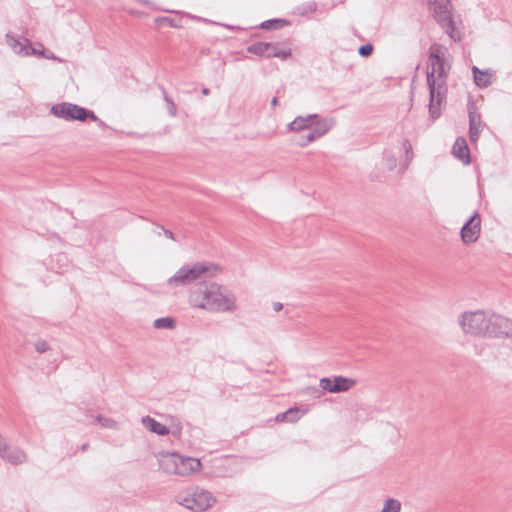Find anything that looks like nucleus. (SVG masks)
Here are the masks:
<instances>
[{"label":"nucleus","instance_id":"f8f14e48","mask_svg":"<svg viewBox=\"0 0 512 512\" xmlns=\"http://www.w3.org/2000/svg\"><path fill=\"white\" fill-rule=\"evenodd\" d=\"M201 468V463L198 459L192 457L178 456V470L177 475L187 476Z\"/></svg>","mask_w":512,"mask_h":512},{"label":"nucleus","instance_id":"2eb2a0df","mask_svg":"<svg viewBox=\"0 0 512 512\" xmlns=\"http://www.w3.org/2000/svg\"><path fill=\"white\" fill-rule=\"evenodd\" d=\"M452 153L457 159L461 160L464 164H469L471 161L469 147L464 138L456 139L452 147Z\"/></svg>","mask_w":512,"mask_h":512},{"label":"nucleus","instance_id":"ddd939ff","mask_svg":"<svg viewBox=\"0 0 512 512\" xmlns=\"http://www.w3.org/2000/svg\"><path fill=\"white\" fill-rule=\"evenodd\" d=\"M318 118V114H309L307 116H297L292 122L287 125L289 132H301L310 129L314 125V119Z\"/></svg>","mask_w":512,"mask_h":512},{"label":"nucleus","instance_id":"0eeeda50","mask_svg":"<svg viewBox=\"0 0 512 512\" xmlns=\"http://www.w3.org/2000/svg\"><path fill=\"white\" fill-rule=\"evenodd\" d=\"M178 504L194 512H202L210 508L215 502V497L207 490L194 488L176 497Z\"/></svg>","mask_w":512,"mask_h":512},{"label":"nucleus","instance_id":"20e7f679","mask_svg":"<svg viewBox=\"0 0 512 512\" xmlns=\"http://www.w3.org/2000/svg\"><path fill=\"white\" fill-rule=\"evenodd\" d=\"M220 272V266L214 263L185 264L168 279L167 283L171 287L188 286L203 276L214 277Z\"/></svg>","mask_w":512,"mask_h":512},{"label":"nucleus","instance_id":"473e14b6","mask_svg":"<svg viewBox=\"0 0 512 512\" xmlns=\"http://www.w3.org/2000/svg\"><path fill=\"white\" fill-rule=\"evenodd\" d=\"M275 420L277 422H285V421L287 422V420H286V413L283 412V413L277 414L276 417H275Z\"/></svg>","mask_w":512,"mask_h":512},{"label":"nucleus","instance_id":"58836bf2","mask_svg":"<svg viewBox=\"0 0 512 512\" xmlns=\"http://www.w3.org/2000/svg\"><path fill=\"white\" fill-rule=\"evenodd\" d=\"M88 447H89V444H88V443H85V444H83V445L81 446V450H82V451H86V450L88 449Z\"/></svg>","mask_w":512,"mask_h":512},{"label":"nucleus","instance_id":"4468645a","mask_svg":"<svg viewBox=\"0 0 512 512\" xmlns=\"http://www.w3.org/2000/svg\"><path fill=\"white\" fill-rule=\"evenodd\" d=\"M178 456H179V454H177L175 452L162 454L159 458L160 468L165 473L177 475Z\"/></svg>","mask_w":512,"mask_h":512},{"label":"nucleus","instance_id":"f3484780","mask_svg":"<svg viewBox=\"0 0 512 512\" xmlns=\"http://www.w3.org/2000/svg\"><path fill=\"white\" fill-rule=\"evenodd\" d=\"M6 42L8 46L17 54H25L28 55V40L23 39L20 40L19 38L15 37L11 33L6 34Z\"/></svg>","mask_w":512,"mask_h":512},{"label":"nucleus","instance_id":"6e6552de","mask_svg":"<svg viewBox=\"0 0 512 512\" xmlns=\"http://www.w3.org/2000/svg\"><path fill=\"white\" fill-rule=\"evenodd\" d=\"M247 52L265 58L286 60L291 56V49L285 43L256 42L247 47Z\"/></svg>","mask_w":512,"mask_h":512},{"label":"nucleus","instance_id":"c756f323","mask_svg":"<svg viewBox=\"0 0 512 512\" xmlns=\"http://www.w3.org/2000/svg\"><path fill=\"white\" fill-rule=\"evenodd\" d=\"M373 52V46L371 44H365L360 46L358 53L362 57H369Z\"/></svg>","mask_w":512,"mask_h":512},{"label":"nucleus","instance_id":"1a4fd4ad","mask_svg":"<svg viewBox=\"0 0 512 512\" xmlns=\"http://www.w3.org/2000/svg\"><path fill=\"white\" fill-rule=\"evenodd\" d=\"M481 232V218L475 212L461 229V239L465 244L474 243L479 238Z\"/></svg>","mask_w":512,"mask_h":512},{"label":"nucleus","instance_id":"6ab92c4d","mask_svg":"<svg viewBox=\"0 0 512 512\" xmlns=\"http://www.w3.org/2000/svg\"><path fill=\"white\" fill-rule=\"evenodd\" d=\"M475 84L480 88L488 87L492 81V73L489 70H480L478 67L472 68Z\"/></svg>","mask_w":512,"mask_h":512},{"label":"nucleus","instance_id":"c85d7f7f","mask_svg":"<svg viewBox=\"0 0 512 512\" xmlns=\"http://www.w3.org/2000/svg\"><path fill=\"white\" fill-rule=\"evenodd\" d=\"M34 347L38 353H45L50 349L48 342L43 339H38L35 342Z\"/></svg>","mask_w":512,"mask_h":512},{"label":"nucleus","instance_id":"aec40b11","mask_svg":"<svg viewBox=\"0 0 512 512\" xmlns=\"http://www.w3.org/2000/svg\"><path fill=\"white\" fill-rule=\"evenodd\" d=\"M333 120L329 118H320L318 115V118L314 119V125L311 128L316 134L318 138L324 136L329 132V130L333 127Z\"/></svg>","mask_w":512,"mask_h":512},{"label":"nucleus","instance_id":"2f4dec72","mask_svg":"<svg viewBox=\"0 0 512 512\" xmlns=\"http://www.w3.org/2000/svg\"><path fill=\"white\" fill-rule=\"evenodd\" d=\"M161 230L163 231L164 235H165L167 238H169V239H171V240H174V241L176 240V239H175V236H174V234H173V232H172V231L167 230V229H165V228H163V227H161Z\"/></svg>","mask_w":512,"mask_h":512},{"label":"nucleus","instance_id":"a878e982","mask_svg":"<svg viewBox=\"0 0 512 512\" xmlns=\"http://www.w3.org/2000/svg\"><path fill=\"white\" fill-rule=\"evenodd\" d=\"M317 139H318V137L316 136L315 132L313 130H311V132L308 133L307 135L300 136L297 140V144L300 147H305L309 143H311Z\"/></svg>","mask_w":512,"mask_h":512},{"label":"nucleus","instance_id":"b1692460","mask_svg":"<svg viewBox=\"0 0 512 512\" xmlns=\"http://www.w3.org/2000/svg\"><path fill=\"white\" fill-rule=\"evenodd\" d=\"M95 420L97 423H99L104 428H108V429H117L118 428V423L115 420H113L112 418L98 415L95 418Z\"/></svg>","mask_w":512,"mask_h":512},{"label":"nucleus","instance_id":"a211bd4d","mask_svg":"<svg viewBox=\"0 0 512 512\" xmlns=\"http://www.w3.org/2000/svg\"><path fill=\"white\" fill-rule=\"evenodd\" d=\"M142 424L146 429L149 431L157 434V435H167L169 433L168 427H166L164 424L156 421L154 418L150 416H145L142 418Z\"/></svg>","mask_w":512,"mask_h":512},{"label":"nucleus","instance_id":"9b49d317","mask_svg":"<svg viewBox=\"0 0 512 512\" xmlns=\"http://www.w3.org/2000/svg\"><path fill=\"white\" fill-rule=\"evenodd\" d=\"M0 458L14 466L28 462V455L22 448L8 444H6L5 451L0 455Z\"/></svg>","mask_w":512,"mask_h":512},{"label":"nucleus","instance_id":"9d476101","mask_svg":"<svg viewBox=\"0 0 512 512\" xmlns=\"http://www.w3.org/2000/svg\"><path fill=\"white\" fill-rule=\"evenodd\" d=\"M355 383L354 379L336 376L334 379L322 378L320 380V387L330 393H341L348 391Z\"/></svg>","mask_w":512,"mask_h":512},{"label":"nucleus","instance_id":"39448f33","mask_svg":"<svg viewBox=\"0 0 512 512\" xmlns=\"http://www.w3.org/2000/svg\"><path fill=\"white\" fill-rule=\"evenodd\" d=\"M51 113L57 118L64 119L66 121H80L84 122L87 119H91L96 122L99 127H106V124L99 119V117L89 109L81 107L77 104L62 102L52 106Z\"/></svg>","mask_w":512,"mask_h":512},{"label":"nucleus","instance_id":"393cba45","mask_svg":"<svg viewBox=\"0 0 512 512\" xmlns=\"http://www.w3.org/2000/svg\"><path fill=\"white\" fill-rule=\"evenodd\" d=\"M285 413H286V420H287V422H290V423L297 422L303 415L301 413V411L296 407L288 409L287 411H285Z\"/></svg>","mask_w":512,"mask_h":512},{"label":"nucleus","instance_id":"7ed1b4c3","mask_svg":"<svg viewBox=\"0 0 512 512\" xmlns=\"http://www.w3.org/2000/svg\"><path fill=\"white\" fill-rule=\"evenodd\" d=\"M191 307L212 313L233 312L236 308V297L226 293L223 287L215 282H202L191 290L188 295Z\"/></svg>","mask_w":512,"mask_h":512},{"label":"nucleus","instance_id":"423d86ee","mask_svg":"<svg viewBox=\"0 0 512 512\" xmlns=\"http://www.w3.org/2000/svg\"><path fill=\"white\" fill-rule=\"evenodd\" d=\"M429 5L433 11L437 23L444 29L449 37L454 41L462 39V33L457 29L450 10V0H429Z\"/></svg>","mask_w":512,"mask_h":512},{"label":"nucleus","instance_id":"4c0bfd02","mask_svg":"<svg viewBox=\"0 0 512 512\" xmlns=\"http://www.w3.org/2000/svg\"><path fill=\"white\" fill-rule=\"evenodd\" d=\"M210 93V90L208 88H203L202 89V94L203 95H208Z\"/></svg>","mask_w":512,"mask_h":512},{"label":"nucleus","instance_id":"5701e85b","mask_svg":"<svg viewBox=\"0 0 512 512\" xmlns=\"http://www.w3.org/2000/svg\"><path fill=\"white\" fill-rule=\"evenodd\" d=\"M289 22L284 19H271L260 24L262 29H278L288 25Z\"/></svg>","mask_w":512,"mask_h":512},{"label":"nucleus","instance_id":"dca6fc26","mask_svg":"<svg viewBox=\"0 0 512 512\" xmlns=\"http://www.w3.org/2000/svg\"><path fill=\"white\" fill-rule=\"evenodd\" d=\"M481 116L475 111H469V137L472 143H476L480 135Z\"/></svg>","mask_w":512,"mask_h":512},{"label":"nucleus","instance_id":"f257e3e1","mask_svg":"<svg viewBox=\"0 0 512 512\" xmlns=\"http://www.w3.org/2000/svg\"><path fill=\"white\" fill-rule=\"evenodd\" d=\"M463 334L483 338H512V320L484 310L466 311L457 318Z\"/></svg>","mask_w":512,"mask_h":512},{"label":"nucleus","instance_id":"f03ea898","mask_svg":"<svg viewBox=\"0 0 512 512\" xmlns=\"http://www.w3.org/2000/svg\"><path fill=\"white\" fill-rule=\"evenodd\" d=\"M445 47L434 44L430 47L427 85L429 87V112L433 119L441 114V106L445 103L447 92V76L451 65Z\"/></svg>","mask_w":512,"mask_h":512},{"label":"nucleus","instance_id":"4be33fe9","mask_svg":"<svg viewBox=\"0 0 512 512\" xmlns=\"http://www.w3.org/2000/svg\"><path fill=\"white\" fill-rule=\"evenodd\" d=\"M401 502L394 498H388L384 502L381 512H401Z\"/></svg>","mask_w":512,"mask_h":512},{"label":"nucleus","instance_id":"bb28decb","mask_svg":"<svg viewBox=\"0 0 512 512\" xmlns=\"http://www.w3.org/2000/svg\"><path fill=\"white\" fill-rule=\"evenodd\" d=\"M163 96H164V100L167 104L169 114L172 117H175L177 115V108H176L174 101L167 95L165 90H163Z\"/></svg>","mask_w":512,"mask_h":512},{"label":"nucleus","instance_id":"e433bc0d","mask_svg":"<svg viewBox=\"0 0 512 512\" xmlns=\"http://www.w3.org/2000/svg\"><path fill=\"white\" fill-rule=\"evenodd\" d=\"M278 104V98L277 97H274L272 100H271V106L273 108H275Z\"/></svg>","mask_w":512,"mask_h":512},{"label":"nucleus","instance_id":"412c9836","mask_svg":"<svg viewBox=\"0 0 512 512\" xmlns=\"http://www.w3.org/2000/svg\"><path fill=\"white\" fill-rule=\"evenodd\" d=\"M153 326L156 329H173L175 328V320L171 317H162L154 321Z\"/></svg>","mask_w":512,"mask_h":512},{"label":"nucleus","instance_id":"c9c22d12","mask_svg":"<svg viewBox=\"0 0 512 512\" xmlns=\"http://www.w3.org/2000/svg\"><path fill=\"white\" fill-rule=\"evenodd\" d=\"M282 308H283V305H282L281 302H274L273 303V310L275 312H279L280 310H282Z\"/></svg>","mask_w":512,"mask_h":512},{"label":"nucleus","instance_id":"7c9ffc66","mask_svg":"<svg viewBox=\"0 0 512 512\" xmlns=\"http://www.w3.org/2000/svg\"><path fill=\"white\" fill-rule=\"evenodd\" d=\"M403 147H404L405 152H406V158L407 159H411L412 158V146H411V144L409 143L408 140H405L403 142Z\"/></svg>","mask_w":512,"mask_h":512},{"label":"nucleus","instance_id":"72a5a7b5","mask_svg":"<svg viewBox=\"0 0 512 512\" xmlns=\"http://www.w3.org/2000/svg\"><path fill=\"white\" fill-rule=\"evenodd\" d=\"M388 161V166L390 169H393L395 166H396V159L395 157L391 156L387 159Z\"/></svg>","mask_w":512,"mask_h":512},{"label":"nucleus","instance_id":"f704fd0d","mask_svg":"<svg viewBox=\"0 0 512 512\" xmlns=\"http://www.w3.org/2000/svg\"><path fill=\"white\" fill-rule=\"evenodd\" d=\"M7 442L0 435V455L5 451V446Z\"/></svg>","mask_w":512,"mask_h":512},{"label":"nucleus","instance_id":"cd10ccee","mask_svg":"<svg viewBox=\"0 0 512 512\" xmlns=\"http://www.w3.org/2000/svg\"><path fill=\"white\" fill-rule=\"evenodd\" d=\"M317 4L314 1L308 2L307 4L303 5L302 7L298 8V12L302 15L312 13L316 11Z\"/></svg>","mask_w":512,"mask_h":512}]
</instances>
